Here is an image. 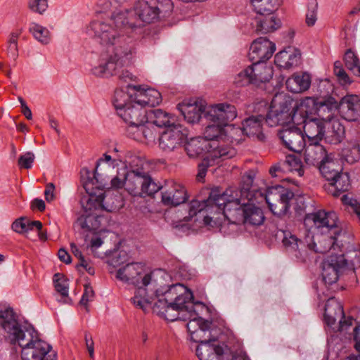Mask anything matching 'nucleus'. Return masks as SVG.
Segmentation results:
<instances>
[{"label":"nucleus","instance_id":"1","mask_svg":"<svg viewBox=\"0 0 360 360\" xmlns=\"http://www.w3.org/2000/svg\"><path fill=\"white\" fill-rule=\"evenodd\" d=\"M141 26L129 21L124 13H117L106 22H91L88 28L89 34L106 47L101 54L98 65L91 69L92 74L102 77L112 76L132 58L136 53L132 34Z\"/></svg>","mask_w":360,"mask_h":360},{"label":"nucleus","instance_id":"2","mask_svg":"<svg viewBox=\"0 0 360 360\" xmlns=\"http://www.w3.org/2000/svg\"><path fill=\"white\" fill-rule=\"evenodd\" d=\"M228 191L221 193L218 190H212L209 198L202 201L192 200L188 207V218L198 217L205 225H211L214 214H223L231 224H243L245 205L240 200L232 197L227 199Z\"/></svg>","mask_w":360,"mask_h":360},{"label":"nucleus","instance_id":"3","mask_svg":"<svg viewBox=\"0 0 360 360\" xmlns=\"http://www.w3.org/2000/svg\"><path fill=\"white\" fill-rule=\"evenodd\" d=\"M144 273V265L140 262H131L120 268L116 278L127 284L136 287L134 296L131 299L138 308L144 309L145 304L151 301L155 292L149 293L156 286V281L153 279V274Z\"/></svg>","mask_w":360,"mask_h":360},{"label":"nucleus","instance_id":"4","mask_svg":"<svg viewBox=\"0 0 360 360\" xmlns=\"http://www.w3.org/2000/svg\"><path fill=\"white\" fill-rule=\"evenodd\" d=\"M0 329H3L13 344L18 343L22 348L30 346L39 338L37 331L32 327L22 328L13 309L0 311Z\"/></svg>","mask_w":360,"mask_h":360},{"label":"nucleus","instance_id":"5","mask_svg":"<svg viewBox=\"0 0 360 360\" xmlns=\"http://www.w3.org/2000/svg\"><path fill=\"white\" fill-rule=\"evenodd\" d=\"M293 100L284 94H276L271 100L270 110L264 117L265 123L271 127L282 125L283 128L292 122L298 124L297 112L292 113L291 109Z\"/></svg>","mask_w":360,"mask_h":360},{"label":"nucleus","instance_id":"6","mask_svg":"<svg viewBox=\"0 0 360 360\" xmlns=\"http://www.w3.org/2000/svg\"><path fill=\"white\" fill-rule=\"evenodd\" d=\"M111 161L112 158L110 155L106 153L103 154V158H100L97 162L94 176L92 178L89 177L87 180L83 183V187L89 195V198L86 200V205L85 207L82 205L86 211L91 210L93 207H94L93 205V201L96 202L98 205L102 206L108 212H112L116 209L117 207H113L112 205L108 207L109 198L108 200L105 199L103 192L99 193L96 192V190L103 191L105 188H110L103 179H100L101 174L98 172V167L102 162L109 163Z\"/></svg>","mask_w":360,"mask_h":360},{"label":"nucleus","instance_id":"7","mask_svg":"<svg viewBox=\"0 0 360 360\" xmlns=\"http://www.w3.org/2000/svg\"><path fill=\"white\" fill-rule=\"evenodd\" d=\"M311 221L317 229H325L324 231L330 234L327 236L329 239L328 249L335 243L339 236L347 232V225L338 220L337 213L334 211L319 210L309 214L305 217V221Z\"/></svg>","mask_w":360,"mask_h":360},{"label":"nucleus","instance_id":"8","mask_svg":"<svg viewBox=\"0 0 360 360\" xmlns=\"http://www.w3.org/2000/svg\"><path fill=\"white\" fill-rule=\"evenodd\" d=\"M354 258L348 260L344 255H331L322 263V278L327 285L337 282L342 269L360 267V251H354Z\"/></svg>","mask_w":360,"mask_h":360},{"label":"nucleus","instance_id":"9","mask_svg":"<svg viewBox=\"0 0 360 360\" xmlns=\"http://www.w3.org/2000/svg\"><path fill=\"white\" fill-rule=\"evenodd\" d=\"M295 194L291 189L276 184L268 188L265 197L269 210L274 215H285L290 209Z\"/></svg>","mask_w":360,"mask_h":360},{"label":"nucleus","instance_id":"10","mask_svg":"<svg viewBox=\"0 0 360 360\" xmlns=\"http://www.w3.org/2000/svg\"><path fill=\"white\" fill-rule=\"evenodd\" d=\"M282 243L286 252L297 262H305L309 258V250L315 252L324 253L327 248L321 249L317 247L316 243H309L307 245L295 235L290 231H283Z\"/></svg>","mask_w":360,"mask_h":360},{"label":"nucleus","instance_id":"11","mask_svg":"<svg viewBox=\"0 0 360 360\" xmlns=\"http://www.w3.org/2000/svg\"><path fill=\"white\" fill-rule=\"evenodd\" d=\"M188 130L180 124L165 129L159 137V147L165 153L175 151L188 139Z\"/></svg>","mask_w":360,"mask_h":360},{"label":"nucleus","instance_id":"12","mask_svg":"<svg viewBox=\"0 0 360 360\" xmlns=\"http://www.w3.org/2000/svg\"><path fill=\"white\" fill-rule=\"evenodd\" d=\"M217 338L209 332V335L203 339L196 340L199 345L196 348V355L200 360H223V356L230 352V348L223 344H216Z\"/></svg>","mask_w":360,"mask_h":360},{"label":"nucleus","instance_id":"13","mask_svg":"<svg viewBox=\"0 0 360 360\" xmlns=\"http://www.w3.org/2000/svg\"><path fill=\"white\" fill-rule=\"evenodd\" d=\"M188 198L186 188L173 180L165 181L162 186L161 202L165 206L176 207L186 202Z\"/></svg>","mask_w":360,"mask_h":360},{"label":"nucleus","instance_id":"14","mask_svg":"<svg viewBox=\"0 0 360 360\" xmlns=\"http://www.w3.org/2000/svg\"><path fill=\"white\" fill-rule=\"evenodd\" d=\"M338 106V103L335 101L332 97L327 99L319 101L318 98L314 97H306L302 99L300 103V106L293 101L292 104L291 112H297V119L301 116H307L308 113L313 112L320 111L321 108H326L328 110L336 108Z\"/></svg>","mask_w":360,"mask_h":360},{"label":"nucleus","instance_id":"15","mask_svg":"<svg viewBox=\"0 0 360 360\" xmlns=\"http://www.w3.org/2000/svg\"><path fill=\"white\" fill-rule=\"evenodd\" d=\"M186 313L187 316H184V318H186V321L189 320L186 324V328L193 341L203 339L209 335V332L212 333V330H211L212 322L198 316L195 307H193L191 311H187Z\"/></svg>","mask_w":360,"mask_h":360},{"label":"nucleus","instance_id":"16","mask_svg":"<svg viewBox=\"0 0 360 360\" xmlns=\"http://www.w3.org/2000/svg\"><path fill=\"white\" fill-rule=\"evenodd\" d=\"M276 51V45L266 37H259L252 43L248 56L252 62L263 63L268 60Z\"/></svg>","mask_w":360,"mask_h":360},{"label":"nucleus","instance_id":"17","mask_svg":"<svg viewBox=\"0 0 360 360\" xmlns=\"http://www.w3.org/2000/svg\"><path fill=\"white\" fill-rule=\"evenodd\" d=\"M236 116L235 106L225 103L211 106L207 112H205V118L207 121L218 123L223 127L228 125Z\"/></svg>","mask_w":360,"mask_h":360},{"label":"nucleus","instance_id":"18","mask_svg":"<svg viewBox=\"0 0 360 360\" xmlns=\"http://www.w3.org/2000/svg\"><path fill=\"white\" fill-rule=\"evenodd\" d=\"M279 139L286 148L300 153L305 148V140L300 129L288 126L278 133Z\"/></svg>","mask_w":360,"mask_h":360},{"label":"nucleus","instance_id":"19","mask_svg":"<svg viewBox=\"0 0 360 360\" xmlns=\"http://www.w3.org/2000/svg\"><path fill=\"white\" fill-rule=\"evenodd\" d=\"M160 4V0H139L135 4L134 14L143 22H153L159 16Z\"/></svg>","mask_w":360,"mask_h":360},{"label":"nucleus","instance_id":"20","mask_svg":"<svg viewBox=\"0 0 360 360\" xmlns=\"http://www.w3.org/2000/svg\"><path fill=\"white\" fill-rule=\"evenodd\" d=\"M303 124V130L309 143H316L321 141L324 136L325 123L319 119H309L307 116H301L298 119Z\"/></svg>","mask_w":360,"mask_h":360},{"label":"nucleus","instance_id":"21","mask_svg":"<svg viewBox=\"0 0 360 360\" xmlns=\"http://www.w3.org/2000/svg\"><path fill=\"white\" fill-rule=\"evenodd\" d=\"M329 158L326 149L319 142L309 143L305 148L304 161L309 165L316 166L319 168Z\"/></svg>","mask_w":360,"mask_h":360},{"label":"nucleus","instance_id":"22","mask_svg":"<svg viewBox=\"0 0 360 360\" xmlns=\"http://www.w3.org/2000/svg\"><path fill=\"white\" fill-rule=\"evenodd\" d=\"M162 297L170 302L176 303L175 304H185L187 303H194L193 300V294L187 291L185 286L180 283L172 285L167 290L161 292Z\"/></svg>","mask_w":360,"mask_h":360},{"label":"nucleus","instance_id":"23","mask_svg":"<svg viewBox=\"0 0 360 360\" xmlns=\"http://www.w3.org/2000/svg\"><path fill=\"white\" fill-rule=\"evenodd\" d=\"M339 107L345 120L356 121L360 118V99L357 96L348 95L342 98Z\"/></svg>","mask_w":360,"mask_h":360},{"label":"nucleus","instance_id":"24","mask_svg":"<svg viewBox=\"0 0 360 360\" xmlns=\"http://www.w3.org/2000/svg\"><path fill=\"white\" fill-rule=\"evenodd\" d=\"M264 117L262 115H251L245 118L242 122L243 134L248 136H255L257 140L264 141L266 136L262 132V124Z\"/></svg>","mask_w":360,"mask_h":360},{"label":"nucleus","instance_id":"25","mask_svg":"<svg viewBox=\"0 0 360 360\" xmlns=\"http://www.w3.org/2000/svg\"><path fill=\"white\" fill-rule=\"evenodd\" d=\"M128 176H134L136 182L141 184V193L147 195H152L162 190V186H158L150 176L143 171V168L132 169L128 173Z\"/></svg>","mask_w":360,"mask_h":360},{"label":"nucleus","instance_id":"26","mask_svg":"<svg viewBox=\"0 0 360 360\" xmlns=\"http://www.w3.org/2000/svg\"><path fill=\"white\" fill-rule=\"evenodd\" d=\"M148 110L142 107L131 103L125 109L118 111V115L128 125L143 123L147 120Z\"/></svg>","mask_w":360,"mask_h":360},{"label":"nucleus","instance_id":"27","mask_svg":"<svg viewBox=\"0 0 360 360\" xmlns=\"http://www.w3.org/2000/svg\"><path fill=\"white\" fill-rule=\"evenodd\" d=\"M176 303L170 302L169 307L165 310L160 317L164 318L165 319L169 321H174L179 319H182L186 321V318H184V312L191 311L193 307L195 306H202L205 305L201 302H195V303H187L185 304H175Z\"/></svg>","mask_w":360,"mask_h":360},{"label":"nucleus","instance_id":"28","mask_svg":"<svg viewBox=\"0 0 360 360\" xmlns=\"http://www.w3.org/2000/svg\"><path fill=\"white\" fill-rule=\"evenodd\" d=\"M300 58L301 53L298 50L291 51L289 48V50H283L276 53L274 63L279 68L288 70L297 66L300 63Z\"/></svg>","mask_w":360,"mask_h":360},{"label":"nucleus","instance_id":"29","mask_svg":"<svg viewBox=\"0 0 360 360\" xmlns=\"http://www.w3.org/2000/svg\"><path fill=\"white\" fill-rule=\"evenodd\" d=\"M256 32L258 34H267L278 30L281 25V20L275 17L274 13L258 14L256 17Z\"/></svg>","mask_w":360,"mask_h":360},{"label":"nucleus","instance_id":"30","mask_svg":"<svg viewBox=\"0 0 360 360\" xmlns=\"http://www.w3.org/2000/svg\"><path fill=\"white\" fill-rule=\"evenodd\" d=\"M178 108L185 120L192 124L199 122L202 117L205 118V112H207L205 106L198 105L197 102L194 103L183 102L179 104Z\"/></svg>","mask_w":360,"mask_h":360},{"label":"nucleus","instance_id":"31","mask_svg":"<svg viewBox=\"0 0 360 360\" xmlns=\"http://www.w3.org/2000/svg\"><path fill=\"white\" fill-rule=\"evenodd\" d=\"M349 176L346 172H340L334 179L324 187L326 191L335 197L340 195L342 193L347 191L350 188Z\"/></svg>","mask_w":360,"mask_h":360},{"label":"nucleus","instance_id":"32","mask_svg":"<svg viewBox=\"0 0 360 360\" xmlns=\"http://www.w3.org/2000/svg\"><path fill=\"white\" fill-rule=\"evenodd\" d=\"M209 147L211 150H208L207 155L213 161L219 159L221 160L231 159L237 153L234 148L229 145L219 143L218 141L212 142L209 144Z\"/></svg>","mask_w":360,"mask_h":360},{"label":"nucleus","instance_id":"33","mask_svg":"<svg viewBox=\"0 0 360 360\" xmlns=\"http://www.w3.org/2000/svg\"><path fill=\"white\" fill-rule=\"evenodd\" d=\"M147 120L158 127L169 128L177 124L174 117L162 109H150L148 110Z\"/></svg>","mask_w":360,"mask_h":360},{"label":"nucleus","instance_id":"34","mask_svg":"<svg viewBox=\"0 0 360 360\" xmlns=\"http://www.w3.org/2000/svg\"><path fill=\"white\" fill-rule=\"evenodd\" d=\"M326 131L324 130L325 141L330 144H338L340 143L345 136V127L337 120H334L325 124Z\"/></svg>","mask_w":360,"mask_h":360},{"label":"nucleus","instance_id":"35","mask_svg":"<svg viewBox=\"0 0 360 360\" xmlns=\"http://www.w3.org/2000/svg\"><path fill=\"white\" fill-rule=\"evenodd\" d=\"M310 84L311 78L307 73L294 74L285 82L286 88L295 94L307 90Z\"/></svg>","mask_w":360,"mask_h":360},{"label":"nucleus","instance_id":"36","mask_svg":"<svg viewBox=\"0 0 360 360\" xmlns=\"http://www.w3.org/2000/svg\"><path fill=\"white\" fill-rule=\"evenodd\" d=\"M263 63L252 62L250 65L252 72L253 84L259 86L262 83L269 82L274 75L273 68Z\"/></svg>","mask_w":360,"mask_h":360},{"label":"nucleus","instance_id":"37","mask_svg":"<svg viewBox=\"0 0 360 360\" xmlns=\"http://www.w3.org/2000/svg\"><path fill=\"white\" fill-rule=\"evenodd\" d=\"M209 144L206 140L201 137L192 138L186 140L183 144L184 149L191 158H195L202 155L207 149Z\"/></svg>","mask_w":360,"mask_h":360},{"label":"nucleus","instance_id":"38","mask_svg":"<svg viewBox=\"0 0 360 360\" xmlns=\"http://www.w3.org/2000/svg\"><path fill=\"white\" fill-rule=\"evenodd\" d=\"M344 317L342 306L335 298L328 300L324 308V318L328 325H333L336 321L337 316Z\"/></svg>","mask_w":360,"mask_h":360},{"label":"nucleus","instance_id":"39","mask_svg":"<svg viewBox=\"0 0 360 360\" xmlns=\"http://www.w3.org/2000/svg\"><path fill=\"white\" fill-rule=\"evenodd\" d=\"M244 216L243 224H248L253 226H259L262 224L264 220L262 210L253 204L248 203L245 205Z\"/></svg>","mask_w":360,"mask_h":360},{"label":"nucleus","instance_id":"40","mask_svg":"<svg viewBox=\"0 0 360 360\" xmlns=\"http://www.w3.org/2000/svg\"><path fill=\"white\" fill-rule=\"evenodd\" d=\"M32 347L33 352L39 356L40 360H56V354L51 352V346L39 338L33 342Z\"/></svg>","mask_w":360,"mask_h":360},{"label":"nucleus","instance_id":"41","mask_svg":"<svg viewBox=\"0 0 360 360\" xmlns=\"http://www.w3.org/2000/svg\"><path fill=\"white\" fill-rule=\"evenodd\" d=\"M341 158L349 164L360 158V145L356 141L348 142L341 150Z\"/></svg>","mask_w":360,"mask_h":360},{"label":"nucleus","instance_id":"42","mask_svg":"<svg viewBox=\"0 0 360 360\" xmlns=\"http://www.w3.org/2000/svg\"><path fill=\"white\" fill-rule=\"evenodd\" d=\"M157 285L153 288V290L150 291V290H148L149 293L155 292L153 295V297L151 298V301L148 303L145 304V308H146L147 306L151 305L153 302L155 298L158 299L157 302L154 303V305L153 307V312L157 314L159 316H160L162 313L165 311V310L169 307V304H170V302H169L166 297H162V294L160 293V291L158 289H156ZM143 311L146 310V309H143Z\"/></svg>","mask_w":360,"mask_h":360},{"label":"nucleus","instance_id":"43","mask_svg":"<svg viewBox=\"0 0 360 360\" xmlns=\"http://www.w3.org/2000/svg\"><path fill=\"white\" fill-rule=\"evenodd\" d=\"M251 2L257 14H265L277 10L281 0H252Z\"/></svg>","mask_w":360,"mask_h":360},{"label":"nucleus","instance_id":"44","mask_svg":"<svg viewBox=\"0 0 360 360\" xmlns=\"http://www.w3.org/2000/svg\"><path fill=\"white\" fill-rule=\"evenodd\" d=\"M343 60L345 67L355 75L360 77V60L358 56L351 49H348L344 55Z\"/></svg>","mask_w":360,"mask_h":360},{"label":"nucleus","instance_id":"45","mask_svg":"<svg viewBox=\"0 0 360 360\" xmlns=\"http://www.w3.org/2000/svg\"><path fill=\"white\" fill-rule=\"evenodd\" d=\"M319 170L322 176L329 182L340 173L338 170V165L330 158L324 163H322L319 167Z\"/></svg>","mask_w":360,"mask_h":360},{"label":"nucleus","instance_id":"46","mask_svg":"<svg viewBox=\"0 0 360 360\" xmlns=\"http://www.w3.org/2000/svg\"><path fill=\"white\" fill-rule=\"evenodd\" d=\"M283 166H285L288 170L297 172L300 176L304 174L303 165L299 154L286 155L285 160L283 161Z\"/></svg>","mask_w":360,"mask_h":360},{"label":"nucleus","instance_id":"47","mask_svg":"<svg viewBox=\"0 0 360 360\" xmlns=\"http://www.w3.org/2000/svg\"><path fill=\"white\" fill-rule=\"evenodd\" d=\"M131 97V96H129L122 89L115 90L112 103L117 113L121 109H125L128 105L132 103L130 101Z\"/></svg>","mask_w":360,"mask_h":360},{"label":"nucleus","instance_id":"48","mask_svg":"<svg viewBox=\"0 0 360 360\" xmlns=\"http://www.w3.org/2000/svg\"><path fill=\"white\" fill-rule=\"evenodd\" d=\"M54 287L56 290L60 294L61 299L60 301L63 303H68L70 300L68 296V285L67 281L59 274L54 275Z\"/></svg>","mask_w":360,"mask_h":360},{"label":"nucleus","instance_id":"49","mask_svg":"<svg viewBox=\"0 0 360 360\" xmlns=\"http://www.w3.org/2000/svg\"><path fill=\"white\" fill-rule=\"evenodd\" d=\"M30 31L33 34L34 37L44 44H47L51 40L50 32L46 27L33 23L30 27Z\"/></svg>","mask_w":360,"mask_h":360},{"label":"nucleus","instance_id":"50","mask_svg":"<svg viewBox=\"0 0 360 360\" xmlns=\"http://www.w3.org/2000/svg\"><path fill=\"white\" fill-rule=\"evenodd\" d=\"M223 130L224 127L218 123L213 122V124L207 125L204 132L205 140L212 141V142L217 141V139L222 135Z\"/></svg>","mask_w":360,"mask_h":360},{"label":"nucleus","instance_id":"51","mask_svg":"<svg viewBox=\"0 0 360 360\" xmlns=\"http://www.w3.org/2000/svg\"><path fill=\"white\" fill-rule=\"evenodd\" d=\"M252 72L251 66H248L236 76L234 83L238 86H244L250 84H253Z\"/></svg>","mask_w":360,"mask_h":360},{"label":"nucleus","instance_id":"52","mask_svg":"<svg viewBox=\"0 0 360 360\" xmlns=\"http://www.w3.org/2000/svg\"><path fill=\"white\" fill-rule=\"evenodd\" d=\"M317 0H309L307 4V11L306 13V23L308 26L315 25L317 20Z\"/></svg>","mask_w":360,"mask_h":360},{"label":"nucleus","instance_id":"53","mask_svg":"<svg viewBox=\"0 0 360 360\" xmlns=\"http://www.w3.org/2000/svg\"><path fill=\"white\" fill-rule=\"evenodd\" d=\"M158 134L157 129L155 126L149 122L148 120H146L143 131V140L142 143H149L153 142L155 140Z\"/></svg>","mask_w":360,"mask_h":360},{"label":"nucleus","instance_id":"54","mask_svg":"<svg viewBox=\"0 0 360 360\" xmlns=\"http://www.w3.org/2000/svg\"><path fill=\"white\" fill-rule=\"evenodd\" d=\"M143 123H137L136 124L127 125L126 127L127 135L137 141L141 142L143 140V131L144 127Z\"/></svg>","mask_w":360,"mask_h":360},{"label":"nucleus","instance_id":"55","mask_svg":"<svg viewBox=\"0 0 360 360\" xmlns=\"http://www.w3.org/2000/svg\"><path fill=\"white\" fill-rule=\"evenodd\" d=\"M334 74L338 77V80L342 85H349L352 80L349 78L347 73L344 70L340 61L334 63Z\"/></svg>","mask_w":360,"mask_h":360},{"label":"nucleus","instance_id":"56","mask_svg":"<svg viewBox=\"0 0 360 360\" xmlns=\"http://www.w3.org/2000/svg\"><path fill=\"white\" fill-rule=\"evenodd\" d=\"M129 88H133L136 91L134 95V101L136 105L140 107L148 106V96H146V89H142L141 86H131L128 85Z\"/></svg>","mask_w":360,"mask_h":360},{"label":"nucleus","instance_id":"57","mask_svg":"<svg viewBox=\"0 0 360 360\" xmlns=\"http://www.w3.org/2000/svg\"><path fill=\"white\" fill-rule=\"evenodd\" d=\"M253 184V178L250 175H245L243 176L242 184L240 186V196L244 197L249 200L252 199L251 188Z\"/></svg>","mask_w":360,"mask_h":360},{"label":"nucleus","instance_id":"58","mask_svg":"<svg viewBox=\"0 0 360 360\" xmlns=\"http://www.w3.org/2000/svg\"><path fill=\"white\" fill-rule=\"evenodd\" d=\"M35 156L32 152H27L21 155L18 161L20 168L30 169L32 167Z\"/></svg>","mask_w":360,"mask_h":360},{"label":"nucleus","instance_id":"59","mask_svg":"<svg viewBox=\"0 0 360 360\" xmlns=\"http://www.w3.org/2000/svg\"><path fill=\"white\" fill-rule=\"evenodd\" d=\"M146 96H148V106L154 107L159 105L162 101L160 93L154 89H147Z\"/></svg>","mask_w":360,"mask_h":360},{"label":"nucleus","instance_id":"60","mask_svg":"<svg viewBox=\"0 0 360 360\" xmlns=\"http://www.w3.org/2000/svg\"><path fill=\"white\" fill-rule=\"evenodd\" d=\"M29 8L40 14L43 13L48 8L47 0H29Z\"/></svg>","mask_w":360,"mask_h":360},{"label":"nucleus","instance_id":"61","mask_svg":"<svg viewBox=\"0 0 360 360\" xmlns=\"http://www.w3.org/2000/svg\"><path fill=\"white\" fill-rule=\"evenodd\" d=\"M94 291L89 284L84 285V291L80 300V304L87 308L88 302L93 300Z\"/></svg>","mask_w":360,"mask_h":360},{"label":"nucleus","instance_id":"62","mask_svg":"<svg viewBox=\"0 0 360 360\" xmlns=\"http://www.w3.org/2000/svg\"><path fill=\"white\" fill-rule=\"evenodd\" d=\"M210 160H212L211 158L207 155L202 162L198 165V173L196 176L198 181H200L205 176L207 167L211 165Z\"/></svg>","mask_w":360,"mask_h":360},{"label":"nucleus","instance_id":"63","mask_svg":"<svg viewBox=\"0 0 360 360\" xmlns=\"http://www.w3.org/2000/svg\"><path fill=\"white\" fill-rule=\"evenodd\" d=\"M32 345L22 348V360H40L39 356L33 352Z\"/></svg>","mask_w":360,"mask_h":360},{"label":"nucleus","instance_id":"64","mask_svg":"<svg viewBox=\"0 0 360 360\" xmlns=\"http://www.w3.org/2000/svg\"><path fill=\"white\" fill-rule=\"evenodd\" d=\"M25 220V219L23 217L16 219L11 225L12 229L19 233H27V221Z\"/></svg>","mask_w":360,"mask_h":360}]
</instances>
